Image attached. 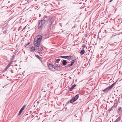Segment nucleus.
Returning <instances> with one entry per match:
<instances>
[{
    "mask_svg": "<svg viewBox=\"0 0 122 122\" xmlns=\"http://www.w3.org/2000/svg\"><path fill=\"white\" fill-rule=\"evenodd\" d=\"M70 63V62H68V63Z\"/></svg>",
    "mask_w": 122,
    "mask_h": 122,
    "instance_id": "35",
    "label": "nucleus"
},
{
    "mask_svg": "<svg viewBox=\"0 0 122 122\" xmlns=\"http://www.w3.org/2000/svg\"><path fill=\"white\" fill-rule=\"evenodd\" d=\"M115 34H116L115 33H114L112 35V36H111V37H110V38H111H111H112L113 37V36H115L116 35H115Z\"/></svg>",
    "mask_w": 122,
    "mask_h": 122,
    "instance_id": "22",
    "label": "nucleus"
},
{
    "mask_svg": "<svg viewBox=\"0 0 122 122\" xmlns=\"http://www.w3.org/2000/svg\"><path fill=\"white\" fill-rule=\"evenodd\" d=\"M15 57L13 55L12 56V58L11 60L12 61H13L14 59V58Z\"/></svg>",
    "mask_w": 122,
    "mask_h": 122,
    "instance_id": "26",
    "label": "nucleus"
},
{
    "mask_svg": "<svg viewBox=\"0 0 122 122\" xmlns=\"http://www.w3.org/2000/svg\"><path fill=\"white\" fill-rule=\"evenodd\" d=\"M122 108L121 107H120L118 108V110H119L120 111Z\"/></svg>",
    "mask_w": 122,
    "mask_h": 122,
    "instance_id": "28",
    "label": "nucleus"
},
{
    "mask_svg": "<svg viewBox=\"0 0 122 122\" xmlns=\"http://www.w3.org/2000/svg\"><path fill=\"white\" fill-rule=\"evenodd\" d=\"M26 106V105H25L21 108V109L20 110L19 112V113H18L19 115H20L21 114V113L23 112V111L24 110Z\"/></svg>",
    "mask_w": 122,
    "mask_h": 122,
    "instance_id": "8",
    "label": "nucleus"
},
{
    "mask_svg": "<svg viewBox=\"0 0 122 122\" xmlns=\"http://www.w3.org/2000/svg\"><path fill=\"white\" fill-rule=\"evenodd\" d=\"M60 59H57V60L55 61V62L56 63H58V62L60 61Z\"/></svg>",
    "mask_w": 122,
    "mask_h": 122,
    "instance_id": "23",
    "label": "nucleus"
},
{
    "mask_svg": "<svg viewBox=\"0 0 122 122\" xmlns=\"http://www.w3.org/2000/svg\"><path fill=\"white\" fill-rule=\"evenodd\" d=\"M121 120V118L120 117L118 118L114 122H118Z\"/></svg>",
    "mask_w": 122,
    "mask_h": 122,
    "instance_id": "16",
    "label": "nucleus"
},
{
    "mask_svg": "<svg viewBox=\"0 0 122 122\" xmlns=\"http://www.w3.org/2000/svg\"><path fill=\"white\" fill-rule=\"evenodd\" d=\"M113 0H111L109 2H111Z\"/></svg>",
    "mask_w": 122,
    "mask_h": 122,
    "instance_id": "31",
    "label": "nucleus"
},
{
    "mask_svg": "<svg viewBox=\"0 0 122 122\" xmlns=\"http://www.w3.org/2000/svg\"><path fill=\"white\" fill-rule=\"evenodd\" d=\"M85 52V51L84 49H82L80 53V54L81 55H83V54Z\"/></svg>",
    "mask_w": 122,
    "mask_h": 122,
    "instance_id": "15",
    "label": "nucleus"
},
{
    "mask_svg": "<svg viewBox=\"0 0 122 122\" xmlns=\"http://www.w3.org/2000/svg\"><path fill=\"white\" fill-rule=\"evenodd\" d=\"M79 96V94H78L76 95L74 97L71 99L70 101V102L71 103L76 101L78 98Z\"/></svg>",
    "mask_w": 122,
    "mask_h": 122,
    "instance_id": "3",
    "label": "nucleus"
},
{
    "mask_svg": "<svg viewBox=\"0 0 122 122\" xmlns=\"http://www.w3.org/2000/svg\"><path fill=\"white\" fill-rule=\"evenodd\" d=\"M47 20V18L45 17L44 19L41 20L39 22L38 27L40 30H42V28L44 26Z\"/></svg>",
    "mask_w": 122,
    "mask_h": 122,
    "instance_id": "2",
    "label": "nucleus"
},
{
    "mask_svg": "<svg viewBox=\"0 0 122 122\" xmlns=\"http://www.w3.org/2000/svg\"><path fill=\"white\" fill-rule=\"evenodd\" d=\"M43 49V48L41 46L39 47L38 51H42Z\"/></svg>",
    "mask_w": 122,
    "mask_h": 122,
    "instance_id": "18",
    "label": "nucleus"
},
{
    "mask_svg": "<svg viewBox=\"0 0 122 122\" xmlns=\"http://www.w3.org/2000/svg\"><path fill=\"white\" fill-rule=\"evenodd\" d=\"M39 46L38 47H36V48H35V50H36V51H37V50L38 51V49H39Z\"/></svg>",
    "mask_w": 122,
    "mask_h": 122,
    "instance_id": "25",
    "label": "nucleus"
},
{
    "mask_svg": "<svg viewBox=\"0 0 122 122\" xmlns=\"http://www.w3.org/2000/svg\"><path fill=\"white\" fill-rule=\"evenodd\" d=\"M72 57V56L70 55L66 56H61L60 57L61 58L67 59L69 61Z\"/></svg>",
    "mask_w": 122,
    "mask_h": 122,
    "instance_id": "5",
    "label": "nucleus"
},
{
    "mask_svg": "<svg viewBox=\"0 0 122 122\" xmlns=\"http://www.w3.org/2000/svg\"><path fill=\"white\" fill-rule=\"evenodd\" d=\"M29 43H29L27 45H28L29 44Z\"/></svg>",
    "mask_w": 122,
    "mask_h": 122,
    "instance_id": "32",
    "label": "nucleus"
},
{
    "mask_svg": "<svg viewBox=\"0 0 122 122\" xmlns=\"http://www.w3.org/2000/svg\"><path fill=\"white\" fill-rule=\"evenodd\" d=\"M51 25H50V24L47 23V24H46V25H45V28H46L47 29H48L50 31L51 29Z\"/></svg>",
    "mask_w": 122,
    "mask_h": 122,
    "instance_id": "4",
    "label": "nucleus"
},
{
    "mask_svg": "<svg viewBox=\"0 0 122 122\" xmlns=\"http://www.w3.org/2000/svg\"><path fill=\"white\" fill-rule=\"evenodd\" d=\"M10 66V65L9 64L5 68V70H7V69Z\"/></svg>",
    "mask_w": 122,
    "mask_h": 122,
    "instance_id": "20",
    "label": "nucleus"
},
{
    "mask_svg": "<svg viewBox=\"0 0 122 122\" xmlns=\"http://www.w3.org/2000/svg\"><path fill=\"white\" fill-rule=\"evenodd\" d=\"M75 61L74 60H72L71 62V64H70V65H71V66L72 65L74 64Z\"/></svg>",
    "mask_w": 122,
    "mask_h": 122,
    "instance_id": "17",
    "label": "nucleus"
},
{
    "mask_svg": "<svg viewBox=\"0 0 122 122\" xmlns=\"http://www.w3.org/2000/svg\"><path fill=\"white\" fill-rule=\"evenodd\" d=\"M42 38V36L41 35H38L35 37L34 41V45L35 46L38 47L40 46Z\"/></svg>",
    "mask_w": 122,
    "mask_h": 122,
    "instance_id": "1",
    "label": "nucleus"
},
{
    "mask_svg": "<svg viewBox=\"0 0 122 122\" xmlns=\"http://www.w3.org/2000/svg\"><path fill=\"white\" fill-rule=\"evenodd\" d=\"M55 66L54 67V68L55 70H58L59 69H61L62 68V66H60V65H57L56 64H55Z\"/></svg>",
    "mask_w": 122,
    "mask_h": 122,
    "instance_id": "6",
    "label": "nucleus"
},
{
    "mask_svg": "<svg viewBox=\"0 0 122 122\" xmlns=\"http://www.w3.org/2000/svg\"><path fill=\"white\" fill-rule=\"evenodd\" d=\"M85 45H83L82 47H85Z\"/></svg>",
    "mask_w": 122,
    "mask_h": 122,
    "instance_id": "30",
    "label": "nucleus"
},
{
    "mask_svg": "<svg viewBox=\"0 0 122 122\" xmlns=\"http://www.w3.org/2000/svg\"><path fill=\"white\" fill-rule=\"evenodd\" d=\"M114 95H115V94H114Z\"/></svg>",
    "mask_w": 122,
    "mask_h": 122,
    "instance_id": "34",
    "label": "nucleus"
},
{
    "mask_svg": "<svg viewBox=\"0 0 122 122\" xmlns=\"http://www.w3.org/2000/svg\"><path fill=\"white\" fill-rule=\"evenodd\" d=\"M110 89L108 87L105 89L103 90L102 91L105 93H107L110 90Z\"/></svg>",
    "mask_w": 122,
    "mask_h": 122,
    "instance_id": "9",
    "label": "nucleus"
},
{
    "mask_svg": "<svg viewBox=\"0 0 122 122\" xmlns=\"http://www.w3.org/2000/svg\"><path fill=\"white\" fill-rule=\"evenodd\" d=\"M31 51L34 52L35 50V47L33 46L31 48Z\"/></svg>",
    "mask_w": 122,
    "mask_h": 122,
    "instance_id": "14",
    "label": "nucleus"
},
{
    "mask_svg": "<svg viewBox=\"0 0 122 122\" xmlns=\"http://www.w3.org/2000/svg\"><path fill=\"white\" fill-rule=\"evenodd\" d=\"M69 103V102H68V103H66V105H67V104L68 103Z\"/></svg>",
    "mask_w": 122,
    "mask_h": 122,
    "instance_id": "33",
    "label": "nucleus"
},
{
    "mask_svg": "<svg viewBox=\"0 0 122 122\" xmlns=\"http://www.w3.org/2000/svg\"><path fill=\"white\" fill-rule=\"evenodd\" d=\"M117 95H116V96H117Z\"/></svg>",
    "mask_w": 122,
    "mask_h": 122,
    "instance_id": "36",
    "label": "nucleus"
},
{
    "mask_svg": "<svg viewBox=\"0 0 122 122\" xmlns=\"http://www.w3.org/2000/svg\"><path fill=\"white\" fill-rule=\"evenodd\" d=\"M62 63L64 66H66L67 64V62L66 60H63L62 62Z\"/></svg>",
    "mask_w": 122,
    "mask_h": 122,
    "instance_id": "11",
    "label": "nucleus"
},
{
    "mask_svg": "<svg viewBox=\"0 0 122 122\" xmlns=\"http://www.w3.org/2000/svg\"><path fill=\"white\" fill-rule=\"evenodd\" d=\"M76 86V85L74 84L70 88L69 91H71L74 89V88Z\"/></svg>",
    "mask_w": 122,
    "mask_h": 122,
    "instance_id": "12",
    "label": "nucleus"
},
{
    "mask_svg": "<svg viewBox=\"0 0 122 122\" xmlns=\"http://www.w3.org/2000/svg\"><path fill=\"white\" fill-rule=\"evenodd\" d=\"M12 61H11L9 63V64L11 65V64H12Z\"/></svg>",
    "mask_w": 122,
    "mask_h": 122,
    "instance_id": "27",
    "label": "nucleus"
},
{
    "mask_svg": "<svg viewBox=\"0 0 122 122\" xmlns=\"http://www.w3.org/2000/svg\"><path fill=\"white\" fill-rule=\"evenodd\" d=\"M70 66H71V65H70V64H68V65H67L65 67H66V68H68V67H70Z\"/></svg>",
    "mask_w": 122,
    "mask_h": 122,
    "instance_id": "24",
    "label": "nucleus"
},
{
    "mask_svg": "<svg viewBox=\"0 0 122 122\" xmlns=\"http://www.w3.org/2000/svg\"><path fill=\"white\" fill-rule=\"evenodd\" d=\"M121 98H122V95H120L119 96V97L118 98V102L119 100Z\"/></svg>",
    "mask_w": 122,
    "mask_h": 122,
    "instance_id": "21",
    "label": "nucleus"
},
{
    "mask_svg": "<svg viewBox=\"0 0 122 122\" xmlns=\"http://www.w3.org/2000/svg\"><path fill=\"white\" fill-rule=\"evenodd\" d=\"M48 67L50 69H52L54 68V66L51 64H49L48 65Z\"/></svg>",
    "mask_w": 122,
    "mask_h": 122,
    "instance_id": "10",
    "label": "nucleus"
},
{
    "mask_svg": "<svg viewBox=\"0 0 122 122\" xmlns=\"http://www.w3.org/2000/svg\"><path fill=\"white\" fill-rule=\"evenodd\" d=\"M36 56L39 60H41L42 59V58L41 57L37 55H36Z\"/></svg>",
    "mask_w": 122,
    "mask_h": 122,
    "instance_id": "19",
    "label": "nucleus"
},
{
    "mask_svg": "<svg viewBox=\"0 0 122 122\" xmlns=\"http://www.w3.org/2000/svg\"><path fill=\"white\" fill-rule=\"evenodd\" d=\"M115 84L114 83H113L110 86L108 87L111 90Z\"/></svg>",
    "mask_w": 122,
    "mask_h": 122,
    "instance_id": "13",
    "label": "nucleus"
},
{
    "mask_svg": "<svg viewBox=\"0 0 122 122\" xmlns=\"http://www.w3.org/2000/svg\"><path fill=\"white\" fill-rule=\"evenodd\" d=\"M54 21V19L51 18H50L48 20V23L51 25Z\"/></svg>",
    "mask_w": 122,
    "mask_h": 122,
    "instance_id": "7",
    "label": "nucleus"
},
{
    "mask_svg": "<svg viewBox=\"0 0 122 122\" xmlns=\"http://www.w3.org/2000/svg\"><path fill=\"white\" fill-rule=\"evenodd\" d=\"M60 26H61V27L62 26V24H61V23H60Z\"/></svg>",
    "mask_w": 122,
    "mask_h": 122,
    "instance_id": "29",
    "label": "nucleus"
}]
</instances>
